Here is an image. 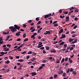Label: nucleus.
<instances>
[{"label": "nucleus", "instance_id": "8", "mask_svg": "<svg viewBox=\"0 0 79 79\" xmlns=\"http://www.w3.org/2000/svg\"><path fill=\"white\" fill-rule=\"evenodd\" d=\"M49 16L50 15H45L44 16V18L45 19H46V18H48V17H49Z\"/></svg>", "mask_w": 79, "mask_h": 79}, {"label": "nucleus", "instance_id": "16", "mask_svg": "<svg viewBox=\"0 0 79 79\" xmlns=\"http://www.w3.org/2000/svg\"><path fill=\"white\" fill-rule=\"evenodd\" d=\"M69 61L70 63H72V62H73V60H71V58H69Z\"/></svg>", "mask_w": 79, "mask_h": 79}, {"label": "nucleus", "instance_id": "52", "mask_svg": "<svg viewBox=\"0 0 79 79\" xmlns=\"http://www.w3.org/2000/svg\"><path fill=\"white\" fill-rule=\"evenodd\" d=\"M3 43H4V42H3V41H0V44H3Z\"/></svg>", "mask_w": 79, "mask_h": 79}, {"label": "nucleus", "instance_id": "48", "mask_svg": "<svg viewBox=\"0 0 79 79\" xmlns=\"http://www.w3.org/2000/svg\"><path fill=\"white\" fill-rule=\"evenodd\" d=\"M14 27L11 26V27H9V28H10V29H13Z\"/></svg>", "mask_w": 79, "mask_h": 79}, {"label": "nucleus", "instance_id": "43", "mask_svg": "<svg viewBox=\"0 0 79 79\" xmlns=\"http://www.w3.org/2000/svg\"><path fill=\"white\" fill-rule=\"evenodd\" d=\"M68 58L66 57L65 58V61H68Z\"/></svg>", "mask_w": 79, "mask_h": 79}, {"label": "nucleus", "instance_id": "58", "mask_svg": "<svg viewBox=\"0 0 79 79\" xmlns=\"http://www.w3.org/2000/svg\"><path fill=\"white\" fill-rule=\"evenodd\" d=\"M77 25L75 26L74 27V29H76V28H77Z\"/></svg>", "mask_w": 79, "mask_h": 79}, {"label": "nucleus", "instance_id": "51", "mask_svg": "<svg viewBox=\"0 0 79 79\" xmlns=\"http://www.w3.org/2000/svg\"><path fill=\"white\" fill-rule=\"evenodd\" d=\"M64 58H63L62 60L61 63L64 62Z\"/></svg>", "mask_w": 79, "mask_h": 79}, {"label": "nucleus", "instance_id": "5", "mask_svg": "<svg viewBox=\"0 0 79 79\" xmlns=\"http://www.w3.org/2000/svg\"><path fill=\"white\" fill-rule=\"evenodd\" d=\"M20 33H21V32L19 31L16 33L15 35L16 36H19V35H20Z\"/></svg>", "mask_w": 79, "mask_h": 79}, {"label": "nucleus", "instance_id": "53", "mask_svg": "<svg viewBox=\"0 0 79 79\" xmlns=\"http://www.w3.org/2000/svg\"><path fill=\"white\" fill-rule=\"evenodd\" d=\"M42 62L43 63H46V60H42Z\"/></svg>", "mask_w": 79, "mask_h": 79}, {"label": "nucleus", "instance_id": "2", "mask_svg": "<svg viewBox=\"0 0 79 79\" xmlns=\"http://www.w3.org/2000/svg\"><path fill=\"white\" fill-rule=\"evenodd\" d=\"M15 27L11 29L10 31H11V32H15V31H17V30H16V29H15Z\"/></svg>", "mask_w": 79, "mask_h": 79}, {"label": "nucleus", "instance_id": "4", "mask_svg": "<svg viewBox=\"0 0 79 79\" xmlns=\"http://www.w3.org/2000/svg\"><path fill=\"white\" fill-rule=\"evenodd\" d=\"M66 37V35L65 34H63L62 35V36L60 38V39H63V38H65Z\"/></svg>", "mask_w": 79, "mask_h": 79}, {"label": "nucleus", "instance_id": "19", "mask_svg": "<svg viewBox=\"0 0 79 79\" xmlns=\"http://www.w3.org/2000/svg\"><path fill=\"white\" fill-rule=\"evenodd\" d=\"M9 58L10 60H13V57L11 56H9Z\"/></svg>", "mask_w": 79, "mask_h": 79}, {"label": "nucleus", "instance_id": "11", "mask_svg": "<svg viewBox=\"0 0 79 79\" xmlns=\"http://www.w3.org/2000/svg\"><path fill=\"white\" fill-rule=\"evenodd\" d=\"M63 71L62 70L58 73V74H63Z\"/></svg>", "mask_w": 79, "mask_h": 79}, {"label": "nucleus", "instance_id": "61", "mask_svg": "<svg viewBox=\"0 0 79 79\" xmlns=\"http://www.w3.org/2000/svg\"><path fill=\"white\" fill-rule=\"evenodd\" d=\"M34 29V27H31L30 28V30H32Z\"/></svg>", "mask_w": 79, "mask_h": 79}, {"label": "nucleus", "instance_id": "54", "mask_svg": "<svg viewBox=\"0 0 79 79\" xmlns=\"http://www.w3.org/2000/svg\"><path fill=\"white\" fill-rule=\"evenodd\" d=\"M7 47H11V45L10 44L7 45Z\"/></svg>", "mask_w": 79, "mask_h": 79}, {"label": "nucleus", "instance_id": "1", "mask_svg": "<svg viewBox=\"0 0 79 79\" xmlns=\"http://www.w3.org/2000/svg\"><path fill=\"white\" fill-rule=\"evenodd\" d=\"M14 27L15 29H17L18 30H19L20 29V27L17 26L16 25H14Z\"/></svg>", "mask_w": 79, "mask_h": 79}, {"label": "nucleus", "instance_id": "63", "mask_svg": "<svg viewBox=\"0 0 79 79\" xmlns=\"http://www.w3.org/2000/svg\"><path fill=\"white\" fill-rule=\"evenodd\" d=\"M20 40H21V39L20 38H19L17 40V41H19Z\"/></svg>", "mask_w": 79, "mask_h": 79}, {"label": "nucleus", "instance_id": "55", "mask_svg": "<svg viewBox=\"0 0 79 79\" xmlns=\"http://www.w3.org/2000/svg\"><path fill=\"white\" fill-rule=\"evenodd\" d=\"M35 29H33V30H32L31 31V32H34V31H35Z\"/></svg>", "mask_w": 79, "mask_h": 79}, {"label": "nucleus", "instance_id": "22", "mask_svg": "<svg viewBox=\"0 0 79 79\" xmlns=\"http://www.w3.org/2000/svg\"><path fill=\"white\" fill-rule=\"evenodd\" d=\"M32 51H29L27 53V54H32Z\"/></svg>", "mask_w": 79, "mask_h": 79}, {"label": "nucleus", "instance_id": "33", "mask_svg": "<svg viewBox=\"0 0 79 79\" xmlns=\"http://www.w3.org/2000/svg\"><path fill=\"white\" fill-rule=\"evenodd\" d=\"M60 60H57L56 61V63H60Z\"/></svg>", "mask_w": 79, "mask_h": 79}, {"label": "nucleus", "instance_id": "21", "mask_svg": "<svg viewBox=\"0 0 79 79\" xmlns=\"http://www.w3.org/2000/svg\"><path fill=\"white\" fill-rule=\"evenodd\" d=\"M64 44V42H62L60 44V45H63Z\"/></svg>", "mask_w": 79, "mask_h": 79}, {"label": "nucleus", "instance_id": "28", "mask_svg": "<svg viewBox=\"0 0 79 79\" xmlns=\"http://www.w3.org/2000/svg\"><path fill=\"white\" fill-rule=\"evenodd\" d=\"M29 58H30V56H27V57H26L27 60H28V59H29Z\"/></svg>", "mask_w": 79, "mask_h": 79}, {"label": "nucleus", "instance_id": "7", "mask_svg": "<svg viewBox=\"0 0 79 79\" xmlns=\"http://www.w3.org/2000/svg\"><path fill=\"white\" fill-rule=\"evenodd\" d=\"M31 76H35L36 75V73H35L34 72H32L31 73Z\"/></svg>", "mask_w": 79, "mask_h": 79}, {"label": "nucleus", "instance_id": "56", "mask_svg": "<svg viewBox=\"0 0 79 79\" xmlns=\"http://www.w3.org/2000/svg\"><path fill=\"white\" fill-rule=\"evenodd\" d=\"M72 37H76V35L74 34L72 35Z\"/></svg>", "mask_w": 79, "mask_h": 79}, {"label": "nucleus", "instance_id": "15", "mask_svg": "<svg viewBox=\"0 0 79 79\" xmlns=\"http://www.w3.org/2000/svg\"><path fill=\"white\" fill-rule=\"evenodd\" d=\"M63 32V29H62L60 31H59V33H60V34H61V33H62Z\"/></svg>", "mask_w": 79, "mask_h": 79}, {"label": "nucleus", "instance_id": "17", "mask_svg": "<svg viewBox=\"0 0 79 79\" xmlns=\"http://www.w3.org/2000/svg\"><path fill=\"white\" fill-rule=\"evenodd\" d=\"M10 36H7L5 40L6 41H7V40H8L9 39V38H10Z\"/></svg>", "mask_w": 79, "mask_h": 79}, {"label": "nucleus", "instance_id": "14", "mask_svg": "<svg viewBox=\"0 0 79 79\" xmlns=\"http://www.w3.org/2000/svg\"><path fill=\"white\" fill-rule=\"evenodd\" d=\"M73 74L74 75H76L77 74V72L75 71H73Z\"/></svg>", "mask_w": 79, "mask_h": 79}, {"label": "nucleus", "instance_id": "35", "mask_svg": "<svg viewBox=\"0 0 79 79\" xmlns=\"http://www.w3.org/2000/svg\"><path fill=\"white\" fill-rule=\"evenodd\" d=\"M74 71V69H73L71 68L70 69V72H72V71Z\"/></svg>", "mask_w": 79, "mask_h": 79}, {"label": "nucleus", "instance_id": "47", "mask_svg": "<svg viewBox=\"0 0 79 79\" xmlns=\"http://www.w3.org/2000/svg\"><path fill=\"white\" fill-rule=\"evenodd\" d=\"M0 53L1 54H2V55H4V54H5L4 52H1Z\"/></svg>", "mask_w": 79, "mask_h": 79}, {"label": "nucleus", "instance_id": "50", "mask_svg": "<svg viewBox=\"0 0 79 79\" xmlns=\"http://www.w3.org/2000/svg\"><path fill=\"white\" fill-rule=\"evenodd\" d=\"M42 68H43V67L40 66V67L39 69H42Z\"/></svg>", "mask_w": 79, "mask_h": 79}, {"label": "nucleus", "instance_id": "31", "mask_svg": "<svg viewBox=\"0 0 79 79\" xmlns=\"http://www.w3.org/2000/svg\"><path fill=\"white\" fill-rule=\"evenodd\" d=\"M56 37H54L53 39L54 40H56V37H57V36L55 35Z\"/></svg>", "mask_w": 79, "mask_h": 79}, {"label": "nucleus", "instance_id": "41", "mask_svg": "<svg viewBox=\"0 0 79 79\" xmlns=\"http://www.w3.org/2000/svg\"><path fill=\"white\" fill-rule=\"evenodd\" d=\"M27 25L25 24H23V27H26Z\"/></svg>", "mask_w": 79, "mask_h": 79}, {"label": "nucleus", "instance_id": "23", "mask_svg": "<svg viewBox=\"0 0 79 79\" xmlns=\"http://www.w3.org/2000/svg\"><path fill=\"white\" fill-rule=\"evenodd\" d=\"M67 47V44H65L64 45V48H66Z\"/></svg>", "mask_w": 79, "mask_h": 79}, {"label": "nucleus", "instance_id": "57", "mask_svg": "<svg viewBox=\"0 0 79 79\" xmlns=\"http://www.w3.org/2000/svg\"><path fill=\"white\" fill-rule=\"evenodd\" d=\"M69 49H70V47H69V46L67 47V50H69Z\"/></svg>", "mask_w": 79, "mask_h": 79}, {"label": "nucleus", "instance_id": "3", "mask_svg": "<svg viewBox=\"0 0 79 79\" xmlns=\"http://www.w3.org/2000/svg\"><path fill=\"white\" fill-rule=\"evenodd\" d=\"M74 40L73 39L70 38H69L68 40H69V42H73V41Z\"/></svg>", "mask_w": 79, "mask_h": 79}, {"label": "nucleus", "instance_id": "46", "mask_svg": "<svg viewBox=\"0 0 79 79\" xmlns=\"http://www.w3.org/2000/svg\"><path fill=\"white\" fill-rule=\"evenodd\" d=\"M42 45V43L41 42H40L38 45Z\"/></svg>", "mask_w": 79, "mask_h": 79}, {"label": "nucleus", "instance_id": "13", "mask_svg": "<svg viewBox=\"0 0 79 79\" xmlns=\"http://www.w3.org/2000/svg\"><path fill=\"white\" fill-rule=\"evenodd\" d=\"M18 61L20 62H23V61H24V60L23 59H19L18 60Z\"/></svg>", "mask_w": 79, "mask_h": 79}, {"label": "nucleus", "instance_id": "34", "mask_svg": "<svg viewBox=\"0 0 79 79\" xmlns=\"http://www.w3.org/2000/svg\"><path fill=\"white\" fill-rule=\"evenodd\" d=\"M54 27H56V26H58V23L54 24Z\"/></svg>", "mask_w": 79, "mask_h": 79}, {"label": "nucleus", "instance_id": "45", "mask_svg": "<svg viewBox=\"0 0 79 79\" xmlns=\"http://www.w3.org/2000/svg\"><path fill=\"white\" fill-rule=\"evenodd\" d=\"M27 40H28V39L27 38L26 39H25V40H24V42H26V41H27Z\"/></svg>", "mask_w": 79, "mask_h": 79}, {"label": "nucleus", "instance_id": "44", "mask_svg": "<svg viewBox=\"0 0 79 79\" xmlns=\"http://www.w3.org/2000/svg\"><path fill=\"white\" fill-rule=\"evenodd\" d=\"M74 11L75 13H76V12L77 13V12H78L79 11V10H78L77 9V10H75Z\"/></svg>", "mask_w": 79, "mask_h": 79}, {"label": "nucleus", "instance_id": "39", "mask_svg": "<svg viewBox=\"0 0 79 79\" xmlns=\"http://www.w3.org/2000/svg\"><path fill=\"white\" fill-rule=\"evenodd\" d=\"M10 63V61L9 60H7L6 62V63L8 64Z\"/></svg>", "mask_w": 79, "mask_h": 79}, {"label": "nucleus", "instance_id": "59", "mask_svg": "<svg viewBox=\"0 0 79 79\" xmlns=\"http://www.w3.org/2000/svg\"><path fill=\"white\" fill-rule=\"evenodd\" d=\"M68 11H66V12H64V14H65L66 15L68 14Z\"/></svg>", "mask_w": 79, "mask_h": 79}, {"label": "nucleus", "instance_id": "36", "mask_svg": "<svg viewBox=\"0 0 79 79\" xmlns=\"http://www.w3.org/2000/svg\"><path fill=\"white\" fill-rule=\"evenodd\" d=\"M77 39H76L74 41V42L75 43H76V42H77Z\"/></svg>", "mask_w": 79, "mask_h": 79}, {"label": "nucleus", "instance_id": "49", "mask_svg": "<svg viewBox=\"0 0 79 79\" xmlns=\"http://www.w3.org/2000/svg\"><path fill=\"white\" fill-rule=\"evenodd\" d=\"M36 21H39V18H36Z\"/></svg>", "mask_w": 79, "mask_h": 79}, {"label": "nucleus", "instance_id": "12", "mask_svg": "<svg viewBox=\"0 0 79 79\" xmlns=\"http://www.w3.org/2000/svg\"><path fill=\"white\" fill-rule=\"evenodd\" d=\"M3 34H4L5 35H6V34H9V31H8L7 32H3Z\"/></svg>", "mask_w": 79, "mask_h": 79}, {"label": "nucleus", "instance_id": "38", "mask_svg": "<svg viewBox=\"0 0 79 79\" xmlns=\"http://www.w3.org/2000/svg\"><path fill=\"white\" fill-rule=\"evenodd\" d=\"M41 23V21H39L38 23H37V24H40Z\"/></svg>", "mask_w": 79, "mask_h": 79}, {"label": "nucleus", "instance_id": "60", "mask_svg": "<svg viewBox=\"0 0 79 79\" xmlns=\"http://www.w3.org/2000/svg\"><path fill=\"white\" fill-rule=\"evenodd\" d=\"M74 54H73L70 56V58H73V57H74Z\"/></svg>", "mask_w": 79, "mask_h": 79}, {"label": "nucleus", "instance_id": "9", "mask_svg": "<svg viewBox=\"0 0 79 79\" xmlns=\"http://www.w3.org/2000/svg\"><path fill=\"white\" fill-rule=\"evenodd\" d=\"M69 17L68 16L66 17V21H69Z\"/></svg>", "mask_w": 79, "mask_h": 79}, {"label": "nucleus", "instance_id": "25", "mask_svg": "<svg viewBox=\"0 0 79 79\" xmlns=\"http://www.w3.org/2000/svg\"><path fill=\"white\" fill-rule=\"evenodd\" d=\"M74 12V11L73 10L71 12H69V13H68V15H71V13H73V12Z\"/></svg>", "mask_w": 79, "mask_h": 79}, {"label": "nucleus", "instance_id": "62", "mask_svg": "<svg viewBox=\"0 0 79 79\" xmlns=\"http://www.w3.org/2000/svg\"><path fill=\"white\" fill-rule=\"evenodd\" d=\"M43 53H46V52H45V51L44 50L43 51Z\"/></svg>", "mask_w": 79, "mask_h": 79}, {"label": "nucleus", "instance_id": "18", "mask_svg": "<svg viewBox=\"0 0 79 79\" xmlns=\"http://www.w3.org/2000/svg\"><path fill=\"white\" fill-rule=\"evenodd\" d=\"M66 76V73H64L63 74V77H65Z\"/></svg>", "mask_w": 79, "mask_h": 79}, {"label": "nucleus", "instance_id": "40", "mask_svg": "<svg viewBox=\"0 0 79 79\" xmlns=\"http://www.w3.org/2000/svg\"><path fill=\"white\" fill-rule=\"evenodd\" d=\"M74 49V47H72L70 48V50H73Z\"/></svg>", "mask_w": 79, "mask_h": 79}, {"label": "nucleus", "instance_id": "37", "mask_svg": "<svg viewBox=\"0 0 79 79\" xmlns=\"http://www.w3.org/2000/svg\"><path fill=\"white\" fill-rule=\"evenodd\" d=\"M3 39V37H0V41H2V40H3L2 39Z\"/></svg>", "mask_w": 79, "mask_h": 79}, {"label": "nucleus", "instance_id": "30", "mask_svg": "<svg viewBox=\"0 0 79 79\" xmlns=\"http://www.w3.org/2000/svg\"><path fill=\"white\" fill-rule=\"evenodd\" d=\"M46 32L47 34H50V31H46Z\"/></svg>", "mask_w": 79, "mask_h": 79}, {"label": "nucleus", "instance_id": "6", "mask_svg": "<svg viewBox=\"0 0 79 79\" xmlns=\"http://www.w3.org/2000/svg\"><path fill=\"white\" fill-rule=\"evenodd\" d=\"M37 34V33H34L33 35H32L31 36V38H32L35 35H36Z\"/></svg>", "mask_w": 79, "mask_h": 79}, {"label": "nucleus", "instance_id": "32", "mask_svg": "<svg viewBox=\"0 0 79 79\" xmlns=\"http://www.w3.org/2000/svg\"><path fill=\"white\" fill-rule=\"evenodd\" d=\"M26 53V51H24L23 52H21V54H24V53Z\"/></svg>", "mask_w": 79, "mask_h": 79}, {"label": "nucleus", "instance_id": "64", "mask_svg": "<svg viewBox=\"0 0 79 79\" xmlns=\"http://www.w3.org/2000/svg\"><path fill=\"white\" fill-rule=\"evenodd\" d=\"M62 51H65L66 50V48H64L62 49Z\"/></svg>", "mask_w": 79, "mask_h": 79}, {"label": "nucleus", "instance_id": "24", "mask_svg": "<svg viewBox=\"0 0 79 79\" xmlns=\"http://www.w3.org/2000/svg\"><path fill=\"white\" fill-rule=\"evenodd\" d=\"M35 55H37V53H35L34 52H33V53L32 54V55H33V56H34Z\"/></svg>", "mask_w": 79, "mask_h": 79}, {"label": "nucleus", "instance_id": "27", "mask_svg": "<svg viewBox=\"0 0 79 79\" xmlns=\"http://www.w3.org/2000/svg\"><path fill=\"white\" fill-rule=\"evenodd\" d=\"M57 76H58V75H54V78L55 79H56V77H57Z\"/></svg>", "mask_w": 79, "mask_h": 79}, {"label": "nucleus", "instance_id": "42", "mask_svg": "<svg viewBox=\"0 0 79 79\" xmlns=\"http://www.w3.org/2000/svg\"><path fill=\"white\" fill-rule=\"evenodd\" d=\"M16 59H19V56H15Z\"/></svg>", "mask_w": 79, "mask_h": 79}, {"label": "nucleus", "instance_id": "10", "mask_svg": "<svg viewBox=\"0 0 79 79\" xmlns=\"http://www.w3.org/2000/svg\"><path fill=\"white\" fill-rule=\"evenodd\" d=\"M50 52H53V53H56V50L55 49H52L50 51Z\"/></svg>", "mask_w": 79, "mask_h": 79}, {"label": "nucleus", "instance_id": "29", "mask_svg": "<svg viewBox=\"0 0 79 79\" xmlns=\"http://www.w3.org/2000/svg\"><path fill=\"white\" fill-rule=\"evenodd\" d=\"M69 71H70V69H68V71H67V73H69Z\"/></svg>", "mask_w": 79, "mask_h": 79}, {"label": "nucleus", "instance_id": "26", "mask_svg": "<svg viewBox=\"0 0 79 79\" xmlns=\"http://www.w3.org/2000/svg\"><path fill=\"white\" fill-rule=\"evenodd\" d=\"M49 49L50 47H46V49L47 50H49Z\"/></svg>", "mask_w": 79, "mask_h": 79}, {"label": "nucleus", "instance_id": "20", "mask_svg": "<svg viewBox=\"0 0 79 79\" xmlns=\"http://www.w3.org/2000/svg\"><path fill=\"white\" fill-rule=\"evenodd\" d=\"M26 33H24L23 35V38H25L26 37Z\"/></svg>", "mask_w": 79, "mask_h": 79}]
</instances>
